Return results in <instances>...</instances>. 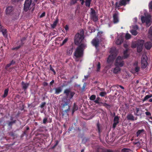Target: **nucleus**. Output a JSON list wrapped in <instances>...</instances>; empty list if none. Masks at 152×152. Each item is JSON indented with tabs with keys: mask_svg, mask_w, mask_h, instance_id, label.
<instances>
[{
	"mask_svg": "<svg viewBox=\"0 0 152 152\" xmlns=\"http://www.w3.org/2000/svg\"><path fill=\"white\" fill-rule=\"evenodd\" d=\"M64 93L66 94V96H64L62 98V103L61 104V105L62 108L64 107L65 106H68V108L64 111L66 113H67L69 110L70 107V106L68 104L70 103V99L73 97L75 94V93L71 91L69 89H66L64 90Z\"/></svg>",
	"mask_w": 152,
	"mask_h": 152,
	"instance_id": "nucleus-1",
	"label": "nucleus"
},
{
	"mask_svg": "<svg viewBox=\"0 0 152 152\" xmlns=\"http://www.w3.org/2000/svg\"><path fill=\"white\" fill-rule=\"evenodd\" d=\"M86 46V44H81L76 49L74 53V57L76 61H78V58L82 57L84 49Z\"/></svg>",
	"mask_w": 152,
	"mask_h": 152,
	"instance_id": "nucleus-2",
	"label": "nucleus"
},
{
	"mask_svg": "<svg viewBox=\"0 0 152 152\" xmlns=\"http://www.w3.org/2000/svg\"><path fill=\"white\" fill-rule=\"evenodd\" d=\"M124 56L123 57L119 56L116 59L115 63V66H119L122 67L124 65V61L122 60L123 59L127 58L129 55L127 53V50L126 49L124 52Z\"/></svg>",
	"mask_w": 152,
	"mask_h": 152,
	"instance_id": "nucleus-3",
	"label": "nucleus"
},
{
	"mask_svg": "<svg viewBox=\"0 0 152 152\" xmlns=\"http://www.w3.org/2000/svg\"><path fill=\"white\" fill-rule=\"evenodd\" d=\"M37 0H26L24 5V10L26 11L31 8L32 10L34 9L35 3Z\"/></svg>",
	"mask_w": 152,
	"mask_h": 152,
	"instance_id": "nucleus-4",
	"label": "nucleus"
},
{
	"mask_svg": "<svg viewBox=\"0 0 152 152\" xmlns=\"http://www.w3.org/2000/svg\"><path fill=\"white\" fill-rule=\"evenodd\" d=\"M144 43V41L142 39H138L137 43L133 42L132 44V47L135 48L137 46V51L140 52L142 50V47Z\"/></svg>",
	"mask_w": 152,
	"mask_h": 152,
	"instance_id": "nucleus-5",
	"label": "nucleus"
},
{
	"mask_svg": "<svg viewBox=\"0 0 152 152\" xmlns=\"http://www.w3.org/2000/svg\"><path fill=\"white\" fill-rule=\"evenodd\" d=\"M110 53V55L109 56L107 60V62L108 63L113 62L118 52L115 48L113 47L111 48Z\"/></svg>",
	"mask_w": 152,
	"mask_h": 152,
	"instance_id": "nucleus-6",
	"label": "nucleus"
},
{
	"mask_svg": "<svg viewBox=\"0 0 152 152\" xmlns=\"http://www.w3.org/2000/svg\"><path fill=\"white\" fill-rule=\"evenodd\" d=\"M84 38V31L82 30L80 31V33H77L75 36L74 39L75 44L77 45L80 44L83 40Z\"/></svg>",
	"mask_w": 152,
	"mask_h": 152,
	"instance_id": "nucleus-7",
	"label": "nucleus"
},
{
	"mask_svg": "<svg viewBox=\"0 0 152 152\" xmlns=\"http://www.w3.org/2000/svg\"><path fill=\"white\" fill-rule=\"evenodd\" d=\"M145 16H142L141 17V20L142 23H145L146 27H148L151 24V16L149 15H146L144 13Z\"/></svg>",
	"mask_w": 152,
	"mask_h": 152,
	"instance_id": "nucleus-8",
	"label": "nucleus"
},
{
	"mask_svg": "<svg viewBox=\"0 0 152 152\" xmlns=\"http://www.w3.org/2000/svg\"><path fill=\"white\" fill-rule=\"evenodd\" d=\"M90 10V15L91 19L94 21H97L98 16L95 10L92 8H91Z\"/></svg>",
	"mask_w": 152,
	"mask_h": 152,
	"instance_id": "nucleus-9",
	"label": "nucleus"
},
{
	"mask_svg": "<svg viewBox=\"0 0 152 152\" xmlns=\"http://www.w3.org/2000/svg\"><path fill=\"white\" fill-rule=\"evenodd\" d=\"M142 68L143 69L145 68L147 65V57L145 55H142L141 60Z\"/></svg>",
	"mask_w": 152,
	"mask_h": 152,
	"instance_id": "nucleus-10",
	"label": "nucleus"
},
{
	"mask_svg": "<svg viewBox=\"0 0 152 152\" xmlns=\"http://www.w3.org/2000/svg\"><path fill=\"white\" fill-rule=\"evenodd\" d=\"M140 67L138 64V62L135 61L133 64L132 72L133 73L138 72L140 71Z\"/></svg>",
	"mask_w": 152,
	"mask_h": 152,
	"instance_id": "nucleus-11",
	"label": "nucleus"
},
{
	"mask_svg": "<svg viewBox=\"0 0 152 152\" xmlns=\"http://www.w3.org/2000/svg\"><path fill=\"white\" fill-rule=\"evenodd\" d=\"M122 34H123V33L120 34H117L118 37L115 42L116 44L118 45H120L123 42V40L122 36Z\"/></svg>",
	"mask_w": 152,
	"mask_h": 152,
	"instance_id": "nucleus-12",
	"label": "nucleus"
},
{
	"mask_svg": "<svg viewBox=\"0 0 152 152\" xmlns=\"http://www.w3.org/2000/svg\"><path fill=\"white\" fill-rule=\"evenodd\" d=\"M130 0H121L118 2L116 3V7H119L121 6L125 5L126 4V1H129Z\"/></svg>",
	"mask_w": 152,
	"mask_h": 152,
	"instance_id": "nucleus-13",
	"label": "nucleus"
},
{
	"mask_svg": "<svg viewBox=\"0 0 152 152\" xmlns=\"http://www.w3.org/2000/svg\"><path fill=\"white\" fill-rule=\"evenodd\" d=\"M99 40L97 38L94 39L92 42V43L93 46H94L97 48L99 45Z\"/></svg>",
	"mask_w": 152,
	"mask_h": 152,
	"instance_id": "nucleus-14",
	"label": "nucleus"
},
{
	"mask_svg": "<svg viewBox=\"0 0 152 152\" xmlns=\"http://www.w3.org/2000/svg\"><path fill=\"white\" fill-rule=\"evenodd\" d=\"M144 44L145 48L147 50H150L152 46V43L150 41L146 42Z\"/></svg>",
	"mask_w": 152,
	"mask_h": 152,
	"instance_id": "nucleus-15",
	"label": "nucleus"
},
{
	"mask_svg": "<svg viewBox=\"0 0 152 152\" xmlns=\"http://www.w3.org/2000/svg\"><path fill=\"white\" fill-rule=\"evenodd\" d=\"M118 13H115L113 15V21L114 23H116L118 22L119 19L118 16Z\"/></svg>",
	"mask_w": 152,
	"mask_h": 152,
	"instance_id": "nucleus-16",
	"label": "nucleus"
},
{
	"mask_svg": "<svg viewBox=\"0 0 152 152\" xmlns=\"http://www.w3.org/2000/svg\"><path fill=\"white\" fill-rule=\"evenodd\" d=\"M119 118L117 116H115L113 120V128H115L117 125L119 123Z\"/></svg>",
	"mask_w": 152,
	"mask_h": 152,
	"instance_id": "nucleus-17",
	"label": "nucleus"
},
{
	"mask_svg": "<svg viewBox=\"0 0 152 152\" xmlns=\"http://www.w3.org/2000/svg\"><path fill=\"white\" fill-rule=\"evenodd\" d=\"M54 90L55 91V94H58L62 91V88L61 87H59L54 88Z\"/></svg>",
	"mask_w": 152,
	"mask_h": 152,
	"instance_id": "nucleus-18",
	"label": "nucleus"
},
{
	"mask_svg": "<svg viewBox=\"0 0 152 152\" xmlns=\"http://www.w3.org/2000/svg\"><path fill=\"white\" fill-rule=\"evenodd\" d=\"M116 67L114 68L113 72L115 74H117L119 73L121 70V69L119 66H115Z\"/></svg>",
	"mask_w": 152,
	"mask_h": 152,
	"instance_id": "nucleus-19",
	"label": "nucleus"
},
{
	"mask_svg": "<svg viewBox=\"0 0 152 152\" xmlns=\"http://www.w3.org/2000/svg\"><path fill=\"white\" fill-rule=\"evenodd\" d=\"M1 30L2 33V34L5 38H6L7 37V30L6 29H2V27H1Z\"/></svg>",
	"mask_w": 152,
	"mask_h": 152,
	"instance_id": "nucleus-20",
	"label": "nucleus"
},
{
	"mask_svg": "<svg viewBox=\"0 0 152 152\" xmlns=\"http://www.w3.org/2000/svg\"><path fill=\"white\" fill-rule=\"evenodd\" d=\"M13 8L12 7H8L6 9V13L7 14H10L13 11Z\"/></svg>",
	"mask_w": 152,
	"mask_h": 152,
	"instance_id": "nucleus-21",
	"label": "nucleus"
},
{
	"mask_svg": "<svg viewBox=\"0 0 152 152\" xmlns=\"http://www.w3.org/2000/svg\"><path fill=\"white\" fill-rule=\"evenodd\" d=\"M136 112L135 113V114L137 116L140 115H141V110L140 108L136 107Z\"/></svg>",
	"mask_w": 152,
	"mask_h": 152,
	"instance_id": "nucleus-22",
	"label": "nucleus"
},
{
	"mask_svg": "<svg viewBox=\"0 0 152 152\" xmlns=\"http://www.w3.org/2000/svg\"><path fill=\"white\" fill-rule=\"evenodd\" d=\"M21 84L24 90L26 89L29 85L28 83H25L23 82H22Z\"/></svg>",
	"mask_w": 152,
	"mask_h": 152,
	"instance_id": "nucleus-23",
	"label": "nucleus"
},
{
	"mask_svg": "<svg viewBox=\"0 0 152 152\" xmlns=\"http://www.w3.org/2000/svg\"><path fill=\"white\" fill-rule=\"evenodd\" d=\"M127 118L128 120L134 121V116L131 114H129L128 115Z\"/></svg>",
	"mask_w": 152,
	"mask_h": 152,
	"instance_id": "nucleus-24",
	"label": "nucleus"
},
{
	"mask_svg": "<svg viewBox=\"0 0 152 152\" xmlns=\"http://www.w3.org/2000/svg\"><path fill=\"white\" fill-rule=\"evenodd\" d=\"M152 97V94H150L149 95H147L142 100V101L143 102L146 101L148 99L151 97Z\"/></svg>",
	"mask_w": 152,
	"mask_h": 152,
	"instance_id": "nucleus-25",
	"label": "nucleus"
},
{
	"mask_svg": "<svg viewBox=\"0 0 152 152\" xmlns=\"http://www.w3.org/2000/svg\"><path fill=\"white\" fill-rule=\"evenodd\" d=\"M58 22V19H56V20L53 22V23L51 25V26L52 28H54L56 26Z\"/></svg>",
	"mask_w": 152,
	"mask_h": 152,
	"instance_id": "nucleus-26",
	"label": "nucleus"
},
{
	"mask_svg": "<svg viewBox=\"0 0 152 152\" xmlns=\"http://www.w3.org/2000/svg\"><path fill=\"white\" fill-rule=\"evenodd\" d=\"M8 91L9 90L8 89H6L4 90V94L2 96L3 97L5 98L7 96L8 94Z\"/></svg>",
	"mask_w": 152,
	"mask_h": 152,
	"instance_id": "nucleus-27",
	"label": "nucleus"
},
{
	"mask_svg": "<svg viewBox=\"0 0 152 152\" xmlns=\"http://www.w3.org/2000/svg\"><path fill=\"white\" fill-rule=\"evenodd\" d=\"M148 7L149 11L151 12L152 11V1H151L149 3Z\"/></svg>",
	"mask_w": 152,
	"mask_h": 152,
	"instance_id": "nucleus-28",
	"label": "nucleus"
},
{
	"mask_svg": "<svg viewBox=\"0 0 152 152\" xmlns=\"http://www.w3.org/2000/svg\"><path fill=\"white\" fill-rule=\"evenodd\" d=\"M131 33L133 35H136L137 34V32L135 30H132L130 31Z\"/></svg>",
	"mask_w": 152,
	"mask_h": 152,
	"instance_id": "nucleus-29",
	"label": "nucleus"
},
{
	"mask_svg": "<svg viewBox=\"0 0 152 152\" xmlns=\"http://www.w3.org/2000/svg\"><path fill=\"white\" fill-rule=\"evenodd\" d=\"M101 68V65L99 62H98L96 65V71L99 72L100 71Z\"/></svg>",
	"mask_w": 152,
	"mask_h": 152,
	"instance_id": "nucleus-30",
	"label": "nucleus"
},
{
	"mask_svg": "<svg viewBox=\"0 0 152 152\" xmlns=\"http://www.w3.org/2000/svg\"><path fill=\"white\" fill-rule=\"evenodd\" d=\"M91 2V0H86V5L87 7H89Z\"/></svg>",
	"mask_w": 152,
	"mask_h": 152,
	"instance_id": "nucleus-31",
	"label": "nucleus"
},
{
	"mask_svg": "<svg viewBox=\"0 0 152 152\" xmlns=\"http://www.w3.org/2000/svg\"><path fill=\"white\" fill-rule=\"evenodd\" d=\"M88 31L92 33L95 31V29L93 27H89Z\"/></svg>",
	"mask_w": 152,
	"mask_h": 152,
	"instance_id": "nucleus-32",
	"label": "nucleus"
},
{
	"mask_svg": "<svg viewBox=\"0 0 152 152\" xmlns=\"http://www.w3.org/2000/svg\"><path fill=\"white\" fill-rule=\"evenodd\" d=\"M149 36H152V26L150 27L148 31Z\"/></svg>",
	"mask_w": 152,
	"mask_h": 152,
	"instance_id": "nucleus-33",
	"label": "nucleus"
},
{
	"mask_svg": "<svg viewBox=\"0 0 152 152\" xmlns=\"http://www.w3.org/2000/svg\"><path fill=\"white\" fill-rule=\"evenodd\" d=\"M145 114L147 116H150V117H149L152 120V117L151 116V113L150 112H148V111H147L145 112Z\"/></svg>",
	"mask_w": 152,
	"mask_h": 152,
	"instance_id": "nucleus-34",
	"label": "nucleus"
},
{
	"mask_svg": "<svg viewBox=\"0 0 152 152\" xmlns=\"http://www.w3.org/2000/svg\"><path fill=\"white\" fill-rule=\"evenodd\" d=\"M15 63V61H12L10 63L7 64L6 66V67H10L12 65L14 64Z\"/></svg>",
	"mask_w": 152,
	"mask_h": 152,
	"instance_id": "nucleus-35",
	"label": "nucleus"
},
{
	"mask_svg": "<svg viewBox=\"0 0 152 152\" xmlns=\"http://www.w3.org/2000/svg\"><path fill=\"white\" fill-rule=\"evenodd\" d=\"M131 35L130 34L127 33L125 35V38L127 39H128L131 38Z\"/></svg>",
	"mask_w": 152,
	"mask_h": 152,
	"instance_id": "nucleus-36",
	"label": "nucleus"
},
{
	"mask_svg": "<svg viewBox=\"0 0 152 152\" xmlns=\"http://www.w3.org/2000/svg\"><path fill=\"white\" fill-rule=\"evenodd\" d=\"M143 131L144 130L143 129L139 130L136 133L137 136L138 137L141 133L143 132Z\"/></svg>",
	"mask_w": 152,
	"mask_h": 152,
	"instance_id": "nucleus-37",
	"label": "nucleus"
},
{
	"mask_svg": "<svg viewBox=\"0 0 152 152\" xmlns=\"http://www.w3.org/2000/svg\"><path fill=\"white\" fill-rule=\"evenodd\" d=\"M96 98V96L95 95H92L90 97V99L91 100H94Z\"/></svg>",
	"mask_w": 152,
	"mask_h": 152,
	"instance_id": "nucleus-38",
	"label": "nucleus"
},
{
	"mask_svg": "<svg viewBox=\"0 0 152 152\" xmlns=\"http://www.w3.org/2000/svg\"><path fill=\"white\" fill-rule=\"evenodd\" d=\"M106 93L104 92H101L100 94V95L101 96H104L106 95Z\"/></svg>",
	"mask_w": 152,
	"mask_h": 152,
	"instance_id": "nucleus-39",
	"label": "nucleus"
},
{
	"mask_svg": "<svg viewBox=\"0 0 152 152\" xmlns=\"http://www.w3.org/2000/svg\"><path fill=\"white\" fill-rule=\"evenodd\" d=\"M100 98L99 97H98L96 100H95L94 102L96 103H99V101Z\"/></svg>",
	"mask_w": 152,
	"mask_h": 152,
	"instance_id": "nucleus-40",
	"label": "nucleus"
},
{
	"mask_svg": "<svg viewBox=\"0 0 152 152\" xmlns=\"http://www.w3.org/2000/svg\"><path fill=\"white\" fill-rule=\"evenodd\" d=\"M68 40V38H66L64 39L63 41L62 45H63Z\"/></svg>",
	"mask_w": 152,
	"mask_h": 152,
	"instance_id": "nucleus-41",
	"label": "nucleus"
},
{
	"mask_svg": "<svg viewBox=\"0 0 152 152\" xmlns=\"http://www.w3.org/2000/svg\"><path fill=\"white\" fill-rule=\"evenodd\" d=\"M78 0H72L71 2V4H74L77 2Z\"/></svg>",
	"mask_w": 152,
	"mask_h": 152,
	"instance_id": "nucleus-42",
	"label": "nucleus"
},
{
	"mask_svg": "<svg viewBox=\"0 0 152 152\" xmlns=\"http://www.w3.org/2000/svg\"><path fill=\"white\" fill-rule=\"evenodd\" d=\"M72 49L69 50V52H68V50H67V53L68 54H69V55H71L72 54Z\"/></svg>",
	"mask_w": 152,
	"mask_h": 152,
	"instance_id": "nucleus-43",
	"label": "nucleus"
},
{
	"mask_svg": "<svg viewBox=\"0 0 152 152\" xmlns=\"http://www.w3.org/2000/svg\"><path fill=\"white\" fill-rule=\"evenodd\" d=\"M122 152H129L128 149L124 148L122 150Z\"/></svg>",
	"mask_w": 152,
	"mask_h": 152,
	"instance_id": "nucleus-44",
	"label": "nucleus"
},
{
	"mask_svg": "<svg viewBox=\"0 0 152 152\" xmlns=\"http://www.w3.org/2000/svg\"><path fill=\"white\" fill-rule=\"evenodd\" d=\"M45 104L46 103L45 102H42L40 105V107L41 108H43Z\"/></svg>",
	"mask_w": 152,
	"mask_h": 152,
	"instance_id": "nucleus-45",
	"label": "nucleus"
},
{
	"mask_svg": "<svg viewBox=\"0 0 152 152\" xmlns=\"http://www.w3.org/2000/svg\"><path fill=\"white\" fill-rule=\"evenodd\" d=\"M102 152H113L111 151L110 150H103Z\"/></svg>",
	"mask_w": 152,
	"mask_h": 152,
	"instance_id": "nucleus-46",
	"label": "nucleus"
},
{
	"mask_svg": "<svg viewBox=\"0 0 152 152\" xmlns=\"http://www.w3.org/2000/svg\"><path fill=\"white\" fill-rule=\"evenodd\" d=\"M47 118H44V119H43V123L44 124L46 123V122L47 121Z\"/></svg>",
	"mask_w": 152,
	"mask_h": 152,
	"instance_id": "nucleus-47",
	"label": "nucleus"
},
{
	"mask_svg": "<svg viewBox=\"0 0 152 152\" xmlns=\"http://www.w3.org/2000/svg\"><path fill=\"white\" fill-rule=\"evenodd\" d=\"M50 69L52 70L54 73V74H56V72L55 71V70H54V69L53 68H52L51 67L50 68Z\"/></svg>",
	"mask_w": 152,
	"mask_h": 152,
	"instance_id": "nucleus-48",
	"label": "nucleus"
},
{
	"mask_svg": "<svg viewBox=\"0 0 152 152\" xmlns=\"http://www.w3.org/2000/svg\"><path fill=\"white\" fill-rule=\"evenodd\" d=\"M15 123V121L10 122L9 123V126H11L12 125V124L13 123Z\"/></svg>",
	"mask_w": 152,
	"mask_h": 152,
	"instance_id": "nucleus-49",
	"label": "nucleus"
},
{
	"mask_svg": "<svg viewBox=\"0 0 152 152\" xmlns=\"http://www.w3.org/2000/svg\"><path fill=\"white\" fill-rule=\"evenodd\" d=\"M97 126L98 127V130L99 131V132H100V128H99V123L97 124Z\"/></svg>",
	"mask_w": 152,
	"mask_h": 152,
	"instance_id": "nucleus-50",
	"label": "nucleus"
},
{
	"mask_svg": "<svg viewBox=\"0 0 152 152\" xmlns=\"http://www.w3.org/2000/svg\"><path fill=\"white\" fill-rule=\"evenodd\" d=\"M64 28H65V29L66 31H67L68 29V26H67V25H66L65 26V27Z\"/></svg>",
	"mask_w": 152,
	"mask_h": 152,
	"instance_id": "nucleus-51",
	"label": "nucleus"
},
{
	"mask_svg": "<svg viewBox=\"0 0 152 152\" xmlns=\"http://www.w3.org/2000/svg\"><path fill=\"white\" fill-rule=\"evenodd\" d=\"M45 12L43 13H42L40 16V17H42L43 16H44L45 15Z\"/></svg>",
	"mask_w": 152,
	"mask_h": 152,
	"instance_id": "nucleus-52",
	"label": "nucleus"
},
{
	"mask_svg": "<svg viewBox=\"0 0 152 152\" xmlns=\"http://www.w3.org/2000/svg\"><path fill=\"white\" fill-rule=\"evenodd\" d=\"M124 47L125 48H128V45L127 44H124Z\"/></svg>",
	"mask_w": 152,
	"mask_h": 152,
	"instance_id": "nucleus-53",
	"label": "nucleus"
},
{
	"mask_svg": "<svg viewBox=\"0 0 152 152\" xmlns=\"http://www.w3.org/2000/svg\"><path fill=\"white\" fill-rule=\"evenodd\" d=\"M103 105L105 107L109 106V105L108 104H107L106 103H104L103 104Z\"/></svg>",
	"mask_w": 152,
	"mask_h": 152,
	"instance_id": "nucleus-54",
	"label": "nucleus"
},
{
	"mask_svg": "<svg viewBox=\"0 0 152 152\" xmlns=\"http://www.w3.org/2000/svg\"><path fill=\"white\" fill-rule=\"evenodd\" d=\"M134 28H135L137 29H138V26L137 25H135L133 27Z\"/></svg>",
	"mask_w": 152,
	"mask_h": 152,
	"instance_id": "nucleus-55",
	"label": "nucleus"
},
{
	"mask_svg": "<svg viewBox=\"0 0 152 152\" xmlns=\"http://www.w3.org/2000/svg\"><path fill=\"white\" fill-rule=\"evenodd\" d=\"M112 23H109L108 24V26L109 27H110L112 26Z\"/></svg>",
	"mask_w": 152,
	"mask_h": 152,
	"instance_id": "nucleus-56",
	"label": "nucleus"
},
{
	"mask_svg": "<svg viewBox=\"0 0 152 152\" xmlns=\"http://www.w3.org/2000/svg\"><path fill=\"white\" fill-rule=\"evenodd\" d=\"M80 1H81V4H83L84 2V0H80Z\"/></svg>",
	"mask_w": 152,
	"mask_h": 152,
	"instance_id": "nucleus-57",
	"label": "nucleus"
},
{
	"mask_svg": "<svg viewBox=\"0 0 152 152\" xmlns=\"http://www.w3.org/2000/svg\"><path fill=\"white\" fill-rule=\"evenodd\" d=\"M120 87L121 88V89H124V87L122 86H120Z\"/></svg>",
	"mask_w": 152,
	"mask_h": 152,
	"instance_id": "nucleus-58",
	"label": "nucleus"
},
{
	"mask_svg": "<svg viewBox=\"0 0 152 152\" xmlns=\"http://www.w3.org/2000/svg\"><path fill=\"white\" fill-rule=\"evenodd\" d=\"M20 47V46H19L18 47H17L16 48H14V49H18V48H19Z\"/></svg>",
	"mask_w": 152,
	"mask_h": 152,
	"instance_id": "nucleus-59",
	"label": "nucleus"
},
{
	"mask_svg": "<svg viewBox=\"0 0 152 152\" xmlns=\"http://www.w3.org/2000/svg\"><path fill=\"white\" fill-rule=\"evenodd\" d=\"M54 82V80H52V81L50 82V84H52Z\"/></svg>",
	"mask_w": 152,
	"mask_h": 152,
	"instance_id": "nucleus-60",
	"label": "nucleus"
},
{
	"mask_svg": "<svg viewBox=\"0 0 152 152\" xmlns=\"http://www.w3.org/2000/svg\"><path fill=\"white\" fill-rule=\"evenodd\" d=\"M84 77H85V79H86L88 77V75H87L86 76L85 75Z\"/></svg>",
	"mask_w": 152,
	"mask_h": 152,
	"instance_id": "nucleus-61",
	"label": "nucleus"
},
{
	"mask_svg": "<svg viewBox=\"0 0 152 152\" xmlns=\"http://www.w3.org/2000/svg\"><path fill=\"white\" fill-rule=\"evenodd\" d=\"M134 21L135 22H136L137 21V18H135L134 19Z\"/></svg>",
	"mask_w": 152,
	"mask_h": 152,
	"instance_id": "nucleus-62",
	"label": "nucleus"
},
{
	"mask_svg": "<svg viewBox=\"0 0 152 152\" xmlns=\"http://www.w3.org/2000/svg\"><path fill=\"white\" fill-rule=\"evenodd\" d=\"M149 101L150 102H152V98L150 99H149Z\"/></svg>",
	"mask_w": 152,
	"mask_h": 152,
	"instance_id": "nucleus-63",
	"label": "nucleus"
},
{
	"mask_svg": "<svg viewBox=\"0 0 152 152\" xmlns=\"http://www.w3.org/2000/svg\"><path fill=\"white\" fill-rule=\"evenodd\" d=\"M115 86L118 88L119 87H120V85H116Z\"/></svg>",
	"mask_w": 152,
	"mask_h": 152,
	"instance_id": "nucleus-64",
	"label": "nucleus"
}]
</instances>
